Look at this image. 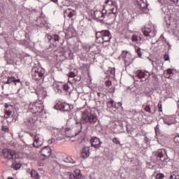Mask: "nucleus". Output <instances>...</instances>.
<instances>
[{"instance_id": "f257e3e1", "label": "nucleus", "mask_w": 179, "mask_h": 179, "mask_svg": "<svg viewBox=\"0 0 179 179\" xmlns=\"http://www.w3.org/2000/svg\"><path fill=\"white\" fill-rule=\"evenodd\" d=\"M82 116L80 120L76 121V124L78 125V133H76V135H78L80 132H82V128L83 127V125H86V124H90V125H94V124L97 123L99 121V118L97 115L94 114H90L89 110L85 109L81 112Z\"/></svg>"}, {"instance_id": "f03ea898", "label": "nucleus", "mask_w": 179, "mask_h": 179, "mask_svg": "<svg viewBox=\"0 0 179 179\" xmlns=\"http://www.w3.org/2000/svg\"><path fill=\"white\" fill-rule=\"evenodd\" d=\"M96 40L101 38L102 40L101 43L104 47H107L108 45H110V41L112 38L111 33H110L108 30L97 31L96 32Z\"/></svg>"}, {"instance_id": "7ed1b4c3", "label": "nucleus", "mask_w": 179, "mask_h": 179, "mask_svg": "<svg viewBox=\"0 0 179 179\" xmlns=\"http://www.w3.org/2000/svg\"><path fill=\"white\" fill-rule=\"evenodd\" d=\"M142 31L148 41L150 40L152 37H155L157 33L156 29H155L152 24L146 25L145 28L142 29Z\"/></svg>"}, {"instance_id": "20e7f679", "label": "nucleus", "mask_w": 179, "mask_h": 179, "mask_svg": "<svg viewBox=\"0 0 179 179\" xmlns=\"http://www.w3.org/2000/svg\"><path fill=\"white\" fill-rule=\"evenodd\" d=\"M31 76L34 80H41L45 73V70L43 69H38L37 67H34L31 69Z\"/></svg>"}, {"instance_id": "39448f33", "label": "nucleus", "mask_w": 179, "mask_h": 179, "mask_svg": "<svg viewBox=\"0 0 179 179\" xmlns=\"http://www.w3.org/2000/svg\"><path fill=\"white\" fill-rule=\"evenodd\" d=\"M2 155L5 159H8V160H15V159H17L16 151L10 149H3L2 150Z\"/></svg>"}, {"instance_id": "423d86ee", "label": "nucleus", "mask_w": 179, "mask_h": 179, "mask_svg": "<svg viewBox=\"0 0 179 179\" xmlns=\"http://www.w3.org/2000/svg\"><path fill=\"white\" fill-rule=\"evenodd\" d=\"M136 75L138 79H141V82H146L150 76V73L148 71H143L142 70H138Z\"/></svg>"}, {"instance_id": "0eeeda50", "label": "nucleus", "mask_w": 179, "mask_h": 179, "mask_svg": "<svg viewBox=\"0 0 179 179\" xmlns=\"http://www.w3.org/2000/svg\"><path fill=\"white\" fill-rule=\"evenodd\" d=\"M142 37V34L137 32L131 36V41L137 45H141L143 43Z\"/></svg>"}, {"instance_id": "6e6552de", "label": "nucleus", "mask_w": 179, "mask_h": 179, "mask_svg": "<svg viewBox=\"0 0 179 179\" xmlns=\"http://www.w3.org/2000/svg\"><path fill=\"white\" fill-rule=\"evenodd\" d=\"M67 179H85V178L80 174V170L77 169L73 173L68 172Z\"/></svg>"}, {"instance_id": "1a4fd4ad", "label": "nucleus", "mask_w": 179, "mask_h": 179, "mask_svg": "<svg viewBox=\"0 0 179 179\" xmlns=\"http://www.w3.org/2000/svg\"><path fill=\"white\" fill-rule=\"evenodd\" d=\"M154 155L155 157H159L161 162H166V160H167V153L164 149L158 150Z\"/></svg>"}, {"instance_id": "9d476101", "label": "nucleus", "mask_w": 179, "mask_h": 179, "mask_svg": "<svg viewBox=\"0 0 179 179\" xmlns=\"http://www.w3.org/2000/svg\"><path fill=\"white\" fill-rule=\"evenodd\" d=\"M55 110H60V111H71L73 108H71V105L69 103H58L55 106Z\"/></svg>"}, {"instance_id": "9b49d317", "label": "nucleus", "mask_w": 179, "mask_h": 179, "mask_svg": "<svg viewBox=\"0 0 179 179\" xmlns=\"http://www.w3.org/2000/svg\"><path fill=\"white\" fill-rule=\"evenodd\" d=\"M90 145L92 148H94L95 150H97V149H100L101 146V141H100V138L97 137H92L90 139Z\"/></svg>"}, {"instance_id": "f8f14e48", "label": "nucleus", "mask_w": 179, "mask_h": 179, "mask_svg": "<svg viewBox=\"0 0 179 179\" xmlns=\"http://www.w3.org/2000/svg\"><path fill=\"white\" fill-rule=\"evenodd\" d=\"M41 156H44L45 158H43V160H45V159H49V157H51V148L49 146L43 147L41 150Z\"/></svg>"}, {"instance_id": "ddd939ff", "label": "nucleus", "mask_w": 179, "mask_h": 179, "mask_svg": "<svg viewBox=\"0 0 179 179\" xmlns=\"http://www.w3.org/2000/svg\"><path fill=\"white\" fill-rule=\"evenodd\" d=\"M48 40L52 44L54 47H57L58 45V43H59V36L57 34H55L52 36L48 35Z\"/></svg>"}, {"instance_id": "4468645a", "label": "nucleus", "mask_w": 179, "mask_h": 179, "mask_svg": "<svg viewBox=\"0 0 179 179\" xmlns=\"http://www.w3.org/2000/svg\"><path fill=\"white\" fill-rule=\"evenodd\" d=\"M43 145V138L41 135L40 134H36L34 136V141L33 143V146L34 148H39V146H41Z\"/></svg>"}, {"instance_id": "2eb2a0df", "label": "nucleus", "mask_w": 179, "mask_h": 179, "mask_svg": "<svg viewBox=\"0 0 179 179\" xmlns=\"http://www.w3.org/2000/svg\"><path fill=\"white\" fill-rule=\"evenodd\" d=\"M94 16L96 20H99V22H103V20H104V16L106 15H104V13H103L102 11L95 10L94 11Z\"/></svg>"}, {"instance_id": "dca6fc26", "label": "nucleus", "mask_w": 179, "mask_h": 179, "mask_svg": "<svg viewBox=\"0 0 179 179\" xmlns=\"http://www.w3.org/2000/svg\"><path fill=\"white\" fill-rule=\"evenodd\" d=\"M90 156V151L89 150V147L84 146L80 152V157L83 159H87Z\"/></svg>"}, {"instance_id": "f3484780", "label": "nucleus", "mask_w": 179, "mask_h": 179, "mask_svg": "<svg viewBox=\"0 0 179 179\" xmlns=\"http://www.w3.org/2000/svg\"><path fill=\"white\" fill-rule=\"evenodd\" d=\"M164 124H166V125H171V124H174V122H176V117L165 116L164 117Z\"/></svg>"}, {"instance_id": "a211bd4d", "label": "nucleus", "mask_w": 179, "mask_h": 179, "mask_svg": "<svg viewBox=\"0 0 179 179\" xmlns=\"http://www.w3.org/2000/svg\"><path fill=\"white\" fill-rule=\"evenodd\" d=\"M62 137L64 138H73V135L71 134V129H63L61 132Z\"/></svg>"}, {"instance_id": "6ab92c4d", "label": "nucleus", "mask_w": 179, "mask_h": 179, "mask_svg": "<svg viewBox=\"0 0 179 179\" xmlns=\"http://www.w3.org/2000/svg\"><path fill=\"white\" fill-rule=\"evenodd\" d=\"M53 89L56 93H62V87H64V83H57L52 85Z\"/></svg>"}, {"instance_id": "aec40b11", "label": "nucleus", "mask_w": 179, "mask_h": 179, "mask_svg": "<svg viewBox=\"0 0 179 179\" xmlns=\"http://www.w3.org/2000/svg\"><path fill=\"white\" fill-rule=\"evenodd\" d=\"M15 83L16 85V83H20V79H16L15 77L13 76H10L8 78V80L6 82H4L5 85H10V83Z\"/></svg>"}, {"instance_id": "412c9836", "label": "nucleus", "mask_w": 179, "mask_h": 179, "mask_svg": "<svg viewBox=\"0 0 179 179\" xmlns=\"http://www.w3.org/2000/svg\"><path fill=\"white\" fill-rule=\"evenodd\" d=\"M36 94L38 99H40V97L41 99H45V97H47V91L44 89L36 91Z\"/></svg>"}, {"instance_id": "4be33fe9", "label": "nucleus", "mask_w": 179, "mask_h": 179, "mask_svg": "<svg viewBox=\"0 0 179 179\" xmlns=\"http://www.w3.org/2000/svg\"><path fill=\"white\" fill-rule=\"evenodd\" d=\"M37 106H38V102H32L29 104V110L30 113H32V114H34L36 108H37Z\"/></svg>"}, {"instance_id": "5701e85b", "label": "nucleus", "mask_w": 179, "mask_h": 179, "mask_svg": "<svg viewBox=\"0 0 179 179\" xmlns=\"http://www.w3.org/2000/svg\"><path fill=\"white\" fill-rule=\"evenodd\" d=\"M75 13H76L75 12L74 10H73L71 8H67L64 11V16H69V17H72V16H73V15H75Z\"/></svg>"}, {"instance_id": "b1692460", "label": "nucleus", "mask_w": 179, "mask_h": 179, "mask_svg": "<svg viewBox=\"0 0 179 179\" xmlns=\"http://www.w3.org/2000/svg\"><path fill=\"white\" fill-rule=\"evenodd\" d=\"M124 63L127 64V65H129L130 64H132V55H131V53H129V55H127V56L126 57H124Z\"/></svg>"}, {"instance_id": "393cba45", "label": "nucleus", "mask_w": 179, "mask_h": 179, "mask_svg": "<svg viewBox=\"0 0 179 179\" xmlns=\"http://www.w3.org/2000/svg\"><path fill=\"white\" fill-rule=\"evenodd\" d=\"M138 5L141 8V9H146L148 8V3H146V0H138L137 1Z\"/></svg>"}, {"instance_id": "a878e982", "label": "nucleus", "mask_w": 179, "mask_h": 179, "mask_svg": "<svg viewBox=\"0 0 179 179\" xmlns=\"http://www.w3.org/2000/svg\"><path fill=\"white\" fill-rule=\"evenodd\" d=\"M105 6H114V8H115V6H117V3H115V1H113V0H106L105 1Z\"/></svg>"}, {"instance_id": "bb28decb", "label": "nucleus", "mask_w": 179, "mask_h": 179, "mask_svg": "<svg viewBox=\"0 0 179 179\" xmlns=\"http://www.w3.org/2000/svg\"><path fill=\"white\" fill-rule=\"evenodd\" d=\"M31 177L34 179H40V175L35 170H31L30 172Z\"/></svg>"}, {"instance_id": "cd10ccee", "label": "nucleus", "mask_w": 179, "mask_h": 179, "mask_svg": "<svg viewBox=\"0 0 179 179\" xmlns=\"http://www.w3.org/2000/svg\"><path fill=\"white\" fill-rule=\"evenodd\" d=\"M44 108L43 107V105L38 104L36 106V109L35 110L34 114H37V113H41Z\"/></svg>"}, {"instance_id": "c85d7f7f", "label": "nucleus", "mask_w": 179, "mask_h": 179, "mask_svg": "<svg viewBox=\"0 0 179 179\" xmlns=\"http://www.w3.org/2000/svg\"><path fill=\"white\" fill-rule=\"evenodd\" d=\"M173 70H171V69H167L166 71L165 72V78H169L171 76Z\"/></svg>"}, {"instance_id": "c756f323", "label": "nucleus", "mask_w": 179, "mask_h": 179, "mask_svg": "<svg viewBox=\"0 0 179 179\" xmlns=\"http://www.w3.org/2000/svg\"><path fill=\"white\" fill-rule=\"evenodd\" d=\"M136 52L138 54L140 58L142 57V49L141 48H135Z\"/></svg>"}, {"instance_id": "7c9ffc66", "label": "nucleus", "mask_w": 179, "mask_h": 179, "mask_svg": "<svg viewBox=\"0 0 179 179\" xmlns=\"http://www.w3.org/2000/svg\"><path fill=\"white\" fill-rule=\"evenodd\" d=\"M114 100L110 99L108 102H107V106L109 108H111V107H114Z\"/></svg>"}, {"instance_id": "2f4dec72", "label": "nucleus", "mask_w": 179, "mask_h": 179, "mask_svg": "<svg viewBox=\"0 0 179 179\" xmlns=\"http://www.w3.org/2000/svg\"><path fill=\"white\" fill-rule=\"evenodd\" d=\"M131 52L127 51V50H123L121 55V57L122 58V59H124V58H126L128 55H129Z\"/></svg>"}, {"instance_id": "473e14b6", "label": "nucleus", "mask_w": 179, "mask_h": 179, "mask_svg": "<svg viewBox=\"0 0 179 179\" xmlns=\"http://www.w3.org/2000/svg\"><path fill=\"white\" fill-rule=\"evenodd\" d=\"M5 118H9V117H10V115H12V111L9 110H5Z\"/></svg>"}, {"instance_id": "72a5a7b5", "label": "nucleus", "mask_w": 179, "mask_h": 179, "mask_svg": "<svg viewBox=\"0 0 179 179\" xmlns=\"http://www.w3.org/2000/svg\"><path fill=\"white\" fill-rule=\"evenodd\" d=\"M145 111H146V113H149L150 114L152 113V108L150 105H147L145 107Z\"/></svg>"}, {"instance_id": "f704fd0d", "label": "nucleus", "mask_w": 179, "mask_h": 179, "mask_svg": "<svg viewBox=\"0 0 179 179\" xmlns=\"http://www.w3.org/2000/svg\"><path fill=\"white\" fill-rule=\"evenodd\" d=\"M64 90V92H69V86L68 84H63L62 90Z\"/></svg>"}, {"instance_id": "c9c22d12", "label": "nucleus", "mask_w": 179, "mask_h": 179, "mask_svg": "<svg viewBox=\"0 0 179 179\" xmlns=\"http://www.w3.org/2000/svg\"><path fill=\"white\" fill-rule=\"evenodd\" d=\"M169 179H179V176L174 173H171Z\"/></svg>"}, {"instance_id": "e433bc0d", "label": "nucleus", "mask_w": 179, "mask_h": 179, "mask_svg": "<svg viewBox=\"0 0 179 179\" xmlns=\"http://www.w3.org/2000/svg\"><path fill=\"white\" fill-rule=\"evenodd\" d=\"M157 41H162V43H166V38H164V36H163V34L162 35H161V36L159 37V40L158 41H157Z\"/></svg>"}, {"instance_id": "4c0bfd02", "label": "nucleus", "mask_w": 179, "mask_h": 179, "mask_svg": "<svg viewBox=\"0 0 179 179\" xmlns=\"http://www.w3.org/2000/svg\"><path fill=\"white\" fill-rule=\"evenodd\" d=\"M68 76L69 78H75L76 76V73H74L73 71H71L69 74Z\"/></svg>"}, {"instance_id": "58836bf2", "label": "nucleus", "mask_w": 179, "mask_h": 179, "mask_svg": "<svg viewBox=\"0 0 179 179\" xmlns=\"http://www.w3.org/2000/svg\"><path fill=\"white\" fill-rule=\"evenodd\" d=\"M173 142L176 145H179V136H177L173 138Z\"/></svg>"}, {"instance_id": "ea45409f", "label": "nucleus", "mask_w": 179, "mask_h": 179, "mask_svg": "<svg viewBox=\"0 0 179 179\" xmlns=\"http://www.w3.org/2000/svg\"><path fill=\"white\" fill-rule=\"evenodd\" d=\"M110 13L115 15V13H117V8H115V7L114 6H112V8H110Z\"/></svg>"}, {"instance_id": "a19ab883", "label": "nucleus", "mask_w": 179, "mask_h": 179, "mask_svg": "<svg viewBox=\"0 0 179 179\" xmlns=\"http://www.w3.org/2000/svg\"><path fill=\"white\" fill-rule=\"evenodd\" d=\"M13 168L14 169V170H19V169H20L21 166L20 164H15V165H13Z\"/></svg>"}, {"instance_id": "79ce46f5", "label": "nucleus", "mask_w": 179, "mask_h": 179, "mask_svg": "<svg viewBox=\"0 0 179 179\" xmlns=\"http://www.w3.org/2000/svg\"><path fill=\"white\" fill-rule=\"evenodd\" d=\"M111 85H112L111 81L108 80L106 82V87H108V89H110V87H111Z\"/></svg>"}, {"instance_id": "37998d69", "label": "nucleus", "mask_w": 179, "mask_h": 179, "mask_svg": "<svg viewBox=\"0 0 179 179\" xmlns=\"http://www.w3.org/2000/svg\"><path fill=\"white\" fill-rule=\"evenodd\" d=\"M164 61H169L170 59V56L168 55V53H166L164 56Z\"/></svg>"}, {"instance_id": "c03bdc74", "label": "nucleus", "mask_w": 179, "mask_h": 179, "mask_svg": "<svg viewBox=\"0 0 179 179\" xmlns=\"http://www.w3.org/2000/svg\"><path fill=\"white\" fill-rule=\"evenodd\" d=\"M1 131H3L4 132H8L9 129H8V127L6 126H2Z\"/></svg>"}, {"instance_id": "a18cd8bd", "label": "nucleus", "mask_w": 179, "mask_h": 179, "mask_svg": "<svg viewBox=\"0 0 179 179\" xmlns=\"http://www.w3.org/2000/svg\"><path fill=\"white\" fill-rule=\"evenodd\" d=\"M164 178V175L162 174V173H159L157 175L156 178L157 179H162Z\"/></svg>"}, {"instance_id": "49530a36", "label": "nucleus", "mask_w": 179, "mask_h": 179, "mask_svg": "<svg viewBox=\"0 0 179 179\" xmlns=\"http://www.w3.org/2000/svg\"><path fill=\"white\" fill-rule=\"evenodd\" d=\"M158 108H159V111L160 113H162V111H163V108H162V102H161V101L158 103Z\"/></svg>"}, {"instance_id": "de8ad7c7", "label": "nucleus", "mask_w": 179, "mask_h": 179, "mask_svg": "<svg viewBox=\"0 0 179 179\" xmlns=\"http://www.w3.org/2000/svg\"><path fill=\"white\" fill-rule=\"evenodd\" d=\"M113 142L116 145H120V141L117 138H113Z\"/></svg>"}, {"instance_id": "09e8293b", "label": "nucleus", "mask_w": 179, "mask_h": 179, "mask_svg": "<svg viewBox=\"0 0 179 179\" xmlns=\"http://www.w3.org/2000/svg\"><path fill=\"white\" fill-rule=\"evenodd\" d=\"M55 138H51L50 140H48V143H49V145H51L52 143H55Z\"/></svg>"}, {"instance_id": "8fccbe9b", "label": "nucleus", "mask_w": 179, "mask_h": 179, "mask_svg": "<svg viewBox=\"0 0 179 179\" xmlns=\"http://www.w3.org/2000/svg\"><path fill=\"white\" fill-rule=\"evenodd\" d=\"M108 17H112L113 20H115L117 15H108Z\"/></svg>"}, {"instance_id": "3c124183", "label": "nucleus", "mask_w": 179, "mask_h": 179, "mask_svg": "<svg viewBox=\"0 0 179 179\" xmlns=\"http://www.w3.org/2000/svg\"><path fill=\"white\" fill-rule=\"evenodd\" d=\"M51 2H53L54 3L58 4V0H50Z\"/></svg>"}, {"instance_id": "603ef678", "label": "nucleus", "mask_w": 179, "mask_h": 179, "mask_svg": "<svg viewBox=\"0 0 179 179\" xmlns=\"http://www.w3.org/2000/svg\"><path fill=\"white\" fill-rule=\"evenodd\" d=\"M172 2H174V3H178V0H171Z\"/></svg>"}, {"instance_id": "864d4df0", "label": "nucleus", "mask_w": 179, "mask_h": 179, "mask_svg": "<svg viewBox=\"0 0 179 179\" xmlns=\"http://www.w3.org/2000/svg\"><path fill=\"white\" fill-rule=\"evenodd\" d=\"M103 95V94L100 93V92H97V96L98 97H100V96Z\"/></svg>"}, {"instance_id": "5fc2aeb1", "label": "nucleus", "mask_w": 179, "mask_h": 179, "mask_svg": "<svg viewBox=\"0 0 179 179\" xmlns=\"http://www.w3.org/2000/svg\"><path fill=\"white\" fill-rule=\"evenodd\" d=\"M5 107H6V108H8V107H10V105H8V103H6Z\"/></svg>"}, {"instance_id": "6e6d98bb", "label": "nucleus", "mask_w": 179, "mask_h": 179, "mask_svg": "<svg viewBox=\"0 0 179 179\" xmlns=\"http://www.w3.org/2000/svg\"><path fill=\"white\" fill-rule=\"evenodd\" d=\"M154 163H159V159H156L155 161H154Z\"/></svg>"}, {"instance_id": "4d7b16f0", "label": "nucleus", "mask_w": 179, "mask_h": 179, "mask_svg": "<svg viewBox=\"0 0 179 179\" xmlns=\"http://www.w3.org/2000/svg\"><path fill=\"white\" fill-rule=\"evenodd\" d=\"M8 179H13L12 177H8Z\"/></svg>"}, {"instance_id": "13d9d810", "label": "nucleus", "mask_w": 179, "mask_h": 179, "mask_svg": "<svg viewBox=\"0 0 179 179\" xmlns=\"http://www.w3.org/2000/svg\"><path fill=\"white\" fill-rule=\"evenodd\" d=\"M19 92H20V90H18L17 93H19Z\"/></svg>"}, {"instance_id": "bf43d9fd", "label": "nucleus", "mask_w": 179, "mask_h": 179, "mask_svg": "<svg viewBox=\"0 0 179 179\" xmlns=\"http://www.w3.org/2000/svg\"><path fill=\"white\" fill-rule=\"evenodd\" d=\"M2 89H3V85H2Z\"/></svg>"}, {"instance_id": "052dcab7", "label": "nucleus", "mask_w": 179, "mask_h": 179, "mask_svg": "<svg viewBox=\"0 0 179 179\" xmlns=\"http://www.w3.org/2000/svg\"><path fill=\"white\" fill-rule=\"evenodd\" d=\"M41 165L43 166V164H41L40 166H41Z\"/></svg>"}, {"instance_id": "680f3d73", "label": "nucleus", "mask_w": 179, "mask_h": 179, "mask_svg": "<svg viewBox=\"0 0 179 179\" xmlns=\"http://www.w3.org/2000/svg\"><path fill=\"white\" fill-rule=\"evenodd\" d=\"M156 111V110H154V113Z\"/></svg>"}, {"instance_id": "e2e57ef3", "label": "nucleus", "mask_w": 179, "mask_h": 179, "mask_svg": "<svg viewBox=\"0 0 179 179\" xmlns=\"http://www.w3.org/2000/svg\"><path fill=\"white\" fill-rule=\"evenodd\" d=\"M138 1H141V0H138Z\"/></svg>"}]
</instances>
